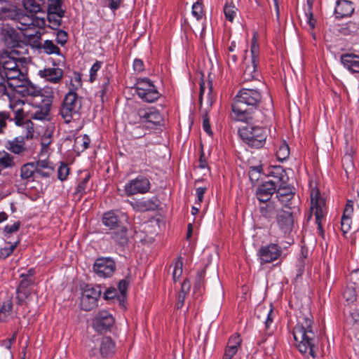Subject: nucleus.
I'll list each match as a JSON object with an SVG mask.
<instances>
[{
  "instance_id": "nucleus-62",
  "label": "nucleus",
  "mask_w": 359,
  "mask_h": 359,
  "mask_svg": "<svg viewBox=\"0 0 359 359\" xmlns=\"http://www.w3.org/2000/svg\"><path fill=\"white\" fill-rule=\"evenodd\" d=\"M190 289H191L190 281L188 279H185L182 283L181 290L179 293L187 296L189 293Z\"/></svg>"
},
{
  "instance_id": "nucleus-14",
  "label": "nucleus",
  "mask_w": 359,
  "mask_h": 359,
  "mask_svg": "<svg viewBox=\"0 0 359 359\" xmlns=\"http://www.w3.org/2000/svg\"><path fill=\"white\" fill-rule=\"evenodd\" d=\"M116 268V263L113 259L103 257L96 259L93 266L94 273L103 278L111 277L114 273Z\"/></svg>"
},
{
  "instance_id": "nucleus-48",
  "label": "nucleus",
  "mask_w": 359,
  "mask_h": 359,
  "mask_svg": "<svg viewBox=\"0 0 359 359\" xmlns=\"http://www.w3.org/2000/svg\"><path fill=\"white\" fill-rule=\"evenodd\" d=\"M20 243V241H17L13 243H9V245L5 246L4 248H0V258L6 259L10 255H11L14 251V250L17 248L18 244Z\"/></svg>"
},
{
  "instance_id": "nucleus-51",
  "label": "nucleus",
  "mask_w": 359,
  "mask_h": 359,
  "mask_svg": "<svg viewBox=\"0 0 359 359\" xmlns=\"http://www.w3.org/2000/svg\"><path fill=\"white\" fill-rule=\"evenodd\" d=\"M355 152V149L354 147L351 144H348L346 143V147H345V156L343 158L344 164H350V165H352L353 161L352 158Z\"/></svg>"
},
{
  "instance_id": "nucleus-39",
  "label": "nucleus",
  "mask_w": 359,
  "mask_h": 359,
  "mask_svg": "<svg viewBox=\"0 0 359 359\" xmlns=\"http://www.w3.org/2000/svg\"><path fill=\"white\" fill-rule=\"evenodd\" d=\"M43 0H23L22 4L24 8L31 13H37L41 11V3Z\"/></svg>"
},
{
  "instance_id": "nucleus-41",
  "label": "nucleus",
  "mask_w": 359,
  "mask_h": 359,
  "mask_svg": "<svg viewBox=\"0 0 359 359\" xmlns=\"http://www.w3.org/2000/svg\"><path fill=\"white\" fill-rule=\"evenodd\" d=\"M182 266L183 262L181 257H177L170 265V268H173L172 279L175 282H176L182 274Z\"/></svg>"
},
{
  "instance_id": "nucleus-57",
  "label": "nucleus",
  "mask_w": 359,
  "mask_h": 359,
  "mask_svg": "<svg viewBox=\"0 0 359 359\" xmlns=\"http://www.w3.org/2000/svg\"><path fill=\"white\" fill-rule=\"evenodd\" d=\"M11 118L9 112L6 111H0V134L7 126V121Z\"/></svg>"
},
{
  "instance_id": "nucleus-53",
  "label": "nucleus",
  "mask_w": 359,
  "mask_h": 359,
  "mask_svg": "<svg viewBox=\"0 0 359 359\" xmlns=\"http://www.w3.org/2000/svg\"><path fill=\"white\" fill-rule=\"evenodd\" d=\"M344 34H359V24L354 22H349L342 28Z\"/></svg>"
},
{
  "instance_id": "nucleus-40",
  "label": "nucleus",
  "mask_w": 359,
  "mask_h": 359,
  "mask_svg": "<svg viewBox=\"0 0 359 359\" xmlns=\"http://www.w3.org/2000/svg\"><path fill=\"white\" fill-rule=\"evenodd\" d=\"M65 13H47L48 27L52 29H57L62 23V19Z\"/></svg>"
},
{
  "instance_id": "nucleus-6",
  "label": "nucleus",
  "mask_w": 359,
  "mask_h": 359,
  "mask_svg": "<svg viewBox=\"0 0 359 359\" xmlns=\"http://www.w3.org/2000/svg\"><path fill=\"white\" fill-rule=\"evenodd\" d=\"M309 186L311 189V214L309 215V219L311 217L312 214L314 213L316 217V223L318 225V232L322 235L323 233L322 220L324 219L327 214L325 199L320 195L319 190L316 187L315 183L311 182Z\"/></svg>"
},
{
  "instance_id": "nucleus-4",
  "label": "nucleus",
  "mask_w": 359,
  "mask_h": 359,
  "mask_svg": "<svg viewBox=\"0 0 359 359\" xmlns=\"http://www.w3.org/2000/svg\"><path fill=\"white\" fill-rule=\"evenodd\" d=\"M269 179L263 182L256 191L257 199L261 203L271 201L272 195L281 184L288 182L289 177L281 166H273L269 172Z\"/></svg>"
},
{
  "instance_id": "nucleus-47",
  "label": "nucleus",
  "mask_w": 359,
  "mask_h": 359,
  "mask_svg": "<svg viewBox=\"0 0 359 359\" xmlns=\"http://www.w3.org/2000/svg\"><path fill=\"white\" fill-rule=\"evenodd\" d=\"M129 283L126 279L121 280L118 284V288L120 292V296L118 297V301L120 305L123 304L126 297V293Z\"/></svg>"
},
{
  "instance_id": "nucleus-29",
  "label": "nucleus",
  "mask_w": 359,
  "mask_h": 359,
  "mask_svg": "<svg viewBox=\"0 0 359 359\" xmlns=\"http://www.w3.org/2000/svg\"><path fill=\"white\" fill-rule=\"evenodd\" d=\"M103 224L110 230H115L122 225L118 215L113 210L104 212L102 216Z\"/></svg>"
},
{
  "instance_id": "nucleus-28",
  "label": "nucleus",
  "mask_w": 359,
  "mask_h": 359,
  "mask_svg": "<svg viewBox=\"0 0 359 359\" xmlns=\"http://www.w3.org/2000/svg\"><path fill=\"white\" fill-rule=\"evenodd\" d=\"M241 343V338L238 334H234L229 337L226 346V359H231L237 353Z\"/></svg>"
},
{
  "instance_id": "nucleus-46",
  "label": "nucleus",
  "mask_w": 359,
  "mask_h": 359,
  "mask_svg": "<svg viewBox=\"0 0 359 359\" xmlns=\"http://www.w3.org/2000/svg\"><path fill=\"white\" fill-rule=\"evenodd\" d=\"M35 173L33 163H26L21 167L20 177L22 180H29Z\"/></svg>"
},
{
  "instance_id": "nucleus-55",
  "label": "nucleus",
  "mask_w": 359,
  "mask_h": 359,
  "mask_svg": "<svg viewBox=\"0 0 359 359\" xmlns=\"http://www.w3.org/2000/svg\"><path fill=\"white\" fill-rule=\"evenodd\" d=\"M56 32V42L61 46H64L68 41V34L62 29H55Z\"/></svg>"
},
{
  "instance_id": "nucleus-21",
  "label": "nucleus",
  "mask_w": 359,
  "mask_h": 359,
  "mask_svg": "<svg viewBox=\"0 0 359 359\" xmlns=\"http://www.w3.org/2000/svg\"><path fill=\"white\" fill-rule=\"evenodd\" d=\"M137 115L141 121L158 125L163 121L161 113L154 107L148 109H139Z\"/></svg>"
},
{
  "instance_id": "nucleus-8",
  "label": "nucleus",
  "mask_w": 359,
  "mask_h": 359,
  "mask_svg": "<svg viewBox=\"0 0 359 359\" xmlns=\"http://www.w3.org/2000/svg\"><path fill=\"white\" fill-rule=\"evenodd\" d=\"M241 137L250 147H262L266 139L267 133L265 128L246 124L238 129Z\"/></svg>"
},
{
  "instance_id": "nucleus-16",
  "label": "nucleus",
  "mask_w": 359,
  "mask_h": 359,
  "mask_svg": "<svg viewBox=\"0 0 359 359\" xmlns=\"http://www.w3.org/2000/svg\"><path fill=\"white\" fill-rule=\"evenodd\" d=\"M293 187L288 185L287 182L281 184L277 189V202L283 207L291 209L293 206L294 192Z\"/></svg>"
},
{
  "instance_id": "nucleus-11",
  "label": "nucleus",
  "mask_w": 359,
  "mask_h": 359,
  "mask_svg": "<svg viewBox=\"0 0 359 359\" xmlns=\"http://www.w3.org/2000/svg\"><path fill=\"white\" fill-rule=\"evenodd\" d=\"M18 25L17 28L22 31H25L24 34L29 38H32L37 34H40L39 28H42L46 25V21L43 18H36L34 15H20L16 18Z\"/></svg>"
},
{
  "instance_id": "nucleus-54",
  "label": "nucleus",
  "mask_w": 359,
  "mask_h": 359,
  "mask_svg": "<svg viewBox=\"0 0 359 359\" xmlns=\"http://www.w3.org/2000/svg\"><path fill=\"white\" fill-rule=\"evenodd\" d=\"M69 174V168L68 165L65 163H61L57 169V177L61 181L67 180Z\"/></svg>"
},
{
  "instance_id": "nucleus-12",
  "label": "nucleus",
  "mask_w": 359,
  "mask_h": 359,
  "mask_svg": "<svg viewBox=\"0 0 359 359\" xmlns=\"http://www.w3.org/2000/svg\"><path fill=\"white\" fill-rule=\"evenodd\" d=\"M101 293L102 291L99 286L92 287L87 285L81 297V309L83 311H89L96 308Z\"/></svg>"
},
{
  "instance_id": "nucleus-15",
  "label": "nucleus",
  "mask_w": 359,
  "mask_h": 359,
  "mask_svg": "<svg viewBox=\"0 0 359 359\" xmlns=\"http://www.w3.org/2000/svg\"><path fill=\"white\" fill-rule=\"evenodd\" d=\"M114 323L111 314L107 311H99L93 320V327L99 332L109 330Z\"/></svg>"
},
{
  "instance_id": "nucleus-10",
  "label": "nucleus",
  "mask_w": 359,
  "mask_h": 359,
  "mask_svg": "<svg viewBox=\"0 0 359 359\" xmlns=\"http://www.w3.org/2000/svg\"><path fill=\"white\" fill-rule=\"evenodd\" d=\"M134 88L137 96L146 102H154L161 95L153 81L146 77L137 79Z\"/></svg>"
},
{
  "instance_id": "nucleus-58",
  "label": "nucleus",
  "mask_w": 359,
  "mask_h": 359,
  "mask_svg": "<svg viewBox=\"0 0 359 359\" xmlns=\"http://www.w3.org/2000/svg\"><path fill=\"white\" fill-rule=\"evenodd\" d=\"M343 297L348 302H353L356 299L355 290L352 287H347L343 293Z\"/></svg>"
},
{
  "instance_id": "nucleus-30",
  "label": "nucleus",
  "mask_w": 359,
  "mask_h": 359,
  "mask_svg": "<svg viewBox=\"0 0 359 359\" xmlns=\"http://www.w3.org/2000/svg\"><path fill=\"white\" fill-rule=\"evenodd\" d=\"M133 208L137 212H146L154 210L157 205L152 199L140 200L135 202H130Z\"/></svg>"
},
{
  "instance_id": "nucleus-19",
  "label": "nucleus",
  "mask_w": 359,
  "mask_h": 359,
  "mask_svg": "<svg viewBox=\"0 0 359 359\" xmlns=\"http://www.w3.org/2000/svg\"><path fill=\"white\" fill-rule=\"evenodd\" d=\"M277 224L283 235L289 234L293 228L294 219L292 212L280 210L277 215Z\"/></svg>"
},
{
  "instance_id": "nucleus-23",
  "label": "nucleus",
  "mask_w": 359,
  "mask_h": 359,
  "mask_svg": "<svg viewBox=\"0 0 359 359\" xmlns=\"http://www.w3.org/2000/svg\"><path fill=\"white\" fill-rule=\"evenodd\" d=\"M116 351V344L110 337H102L99 344V353L104 358L113 356Z\"/></svg>"
},
{
  "instance_id": "nucleus-5",
  "label": "nucleus",
  "mask_w": 359,
  "mask_h": 359,
  "mask_svg": "<svg viewBox=\"0 0 359 359\" xmlns=\"http://www.w3.org/2000/svg\"><path fill=\"white\" fill-rule=\"evenodd\" d=\"M259 62V46L257 42V34L254 33L250 44V50H245L243 56L245 69L242 76L243 82L257 79L259 72L257 65Z\"/></svg>"
},
{
  "instance_id": "nucleus-36",
  "label": "nucleus",
  "mask_w": 359,
  "mask_h": 359,
  "mask_svg": "<svg viewBox=\"0 0 359 359\" xmlns=\"http://www.w3.org/2000/svg\"><path fill=\"white\" fill-rule=\"evenodd\" d=\"M90 142V140L87 135H79L74 139L73 149L77 153L83 152L89 147Z\"/></svg>"
},
{
  "instance_id": "nucleus-49",
  "label": "nucleus",
  "mask_w": 359,
  "mask_h": 359,
  "mask_svg": "<svg viewBox=\"0 0 359 359\" xmlns=\"http://www.w3.org/2000/svg\"><path fill=\"white\" fill-rule=\"evenodd\" d=\"M290 155V149L287 144L282 143L276 151L277 158L280 161L287 159Z\"/></svg>"
},
{
  "instance_id": "nucleus-45",
  "label": "nucleus",
  "mask_w": 359,
  "mask_h": 359,
  "mask_svg": "<svg viewBox=\"0 0 359 359\" xmlns=\"http://www.w3.org/2000/svg\"><path fill=\"white\" fill-rule=\"evenodd\" d=\"M313 0H306V5L304 7V15L307 23L309 25L311 29H313L315 27V20L313 18L312 7Z\"/></svg>"
},
{
  "instance_id": "nucleus-9",
  "label": "nucleus",
  "mask_w": 359,
  "mask_h": 359,
  "mask_svg": "<svg viewBox=\"0 0 359 359\" xmlns=\"http://www.w3.org/2000/svg\"><path fill=\"white\" fill-rule=\"evenodd\" d=\"M81 108V97L77 93L68 92L64 98L60 109V114L66 123L76 120L79 116Z\"/></svg>"
},
{
  "instance_id": "nucleus-13",
  "label": "nucleus",
  "mask_w": 359,
  "mask_h": 359,
  "mask_svg": "<svg viewBox=\"0 0 359 359\" xmlns=\"http://www.w3.org/2000/svg\"><path fill=\"white\" fill-rule=\"evenodd\" d=\"M150 189L149 180L143 175H138L135 179L129 180L125 184L123 190L126 196H131L136 194H147Z\"/></svg>"
},
{
  "instance_id": "nucleus-24",
  "label": "nucleus",
  "mask_w": 359,
  "mask_h": 359,
  "mask_svg": "<svg viewBox=\"0 0 359 359\" xmlns=\"http://www.w3.org/2000/svg\"><path fill=\"white\" fill-rule=\"evenodd\" d=\"M353 212V203L348 201L341 219V229L344 234L348 233L351 226V215Z\"/></svg>"
},
{
  "instance_id": "nucleus-25",
  "label": "nucleus",
  "mask_w": 359,
  "mask_h": 359,
  "mask_svg": "<svg viewBox=\"0 0 359 359\" xmlns=\"http://www.w3.org/2000/svg\"><path fill=\"white\" fill-rule=\"evenodd\" d=\"M354 11L351 1L348 0H338L336 2L334 14L337 18L350 16Z\"/></svg>"
},
{
  "instance_id": "nucleus-35",
  "label": "nucleus",
  "mask_w": 359,
  "mask_h": 359,
  "mask_svg": "<svg viewBox=\"0 0 359 359\" xmlns=\"http://www.w3.org/2000/svg\"><path fill=\"white\" fill-rule=\"evenodd\" d=\"M34 111L30 113V118L37 121L49 120L50 106L34 107Z\"/></svg>"
},
{
  "instance_id": "nucleus-61",
  "label": "nucleus",
  "mask_w": 359,
  "mask_h": 359,
  "mask_svg": "<svg viewBox=\"0 0 359 359\" xmlns=\"http://www.w3.org/2000/svg\"><path fill=\"white\" fill-rule=\"evenodd\" d=\"M16 88L8 90L6 83H4V80L0 78V98L3 96L7 97L9 100V95L12 90H15Z\"/></svg>"
},
{
  "instance_id": "nucleus-52",
  "label": "nucleus",
  "mask_w": 359,
  "mask_h": 359,
  "mask_svg": "<svg viewBox=\"0 0 359 359\" xmlns=\"http://www.w3.org/2000/svg\"><path fill=\"white\" fill-rule=\"evenodd\" d=\"M4 83H6V81L9 80H15L16 79H19L20 76H22V73L19 68L17 67L15 69H13L12 70H10L7 72L6 73H4L2 74Z\"/></svg>"
},
{
  "instance_id": "nucleus-56",
  "label": "nucleus",
  "mask_w": 359,
  "mask_h": 359,
  "mask_svg": "<svg viewBox=\"0 0 359 359\" xmlns=\"http://www.w3.org/2000/svg\"><path fill=\"white\" fill-rule=\"evenodd\" d=\"M102 65V62L101 61L97 60L90 67L89 78V81L90 83H93L95 81L97 77V73L101 69Z\"/></svg>"
},
{
  "instance_id": "nucleus-50",
  "label": "nucleus",
  "mask_w": 359,
  "mask_h": 359,
  "mask_svg": "<svg viewBox=\"0 0 359 359\" xmlns=\"http://www.w3.org/2000/svg\"><path fill=\"white\" fill-rule=\"evenodd\" d=\"M191 13L197 20H200L204 16L203 4L200 1H197L192 6Z\"/></svg>"
},
{
  "instance_id": "nucleus-42",
  "label": "nucleus",
  "mask_w": 359,
  "mask_h": 359,
  "mask_svg": "<svg viewBox=\"0 0 359 359\" xmlns=\"http://www.w3.org/2000/svg\"><path fill=\"white\" fill-rule=\"evenodd\" d=\"M81 75L80 73L74 72L73 77L71 79L69 83V92L76 93V91L81 87Z\"/></svg>"
},
{
  "instance_id": "nucleus-37",
  "label": "nucleus",
  "mask_w": 359,
  "mask_h": 359,
  "mask_svg": "<svg viewBox=\"0 0 359 359\" xmlns=\"http://www.w3.org/2000/svg\"><path fill=\"white\" fill-rule=\"evenodd\" d=\"M13 302L11 298H8L3 302V304L0 308V321H7L8 317H10L13 313Z\"/></svg>"
},
{
  "instance_id": "nucleus-63",
  "label": "nucleus",
  "mask_w": 359,
  "mask_h": 359,
  "mask_svg": "<svg viewBox=\"0 0 359 359\" xmlns=\"http://www.w3.org/2000/svg\"><path fill=\"white\" fill-rule=\"evenodd\" d=\"M133 69L135 72L140 73L144 69V65L141 59H135L133 61Z\"/></svg>"
},
{
  "instance_id": "nucleus-18",
  "label": "nucleus",
  "mask_w": 359,
  "mask_h": 359,
  "mask_svg": "<svg viewBox=\"0 0 359 359\" xmlns=\"http://www.w3.org/2000/svg\"><path fill=\"white\" fill-rule=\"evenodd\" d=\"M91 178L90 172L87 170L80 171L77 179V185L73 193V196L80 201L82 197L87 193L89 189V182Z\"/></svg>"
},
{
  "instance_id": "nucleus-33",
  "label": "nucleus",
  "mask_w": 359,
  "mask_h": 359,
  "mask_svg": "<svg viewBox=\"0 0 359 359\" xmlns=\"http://www.w3.org/2000/svg\"><path fill=\"white\" fill-rule=\"evenodd\" d=\"M34 270L33 269H30L27 273H22L20 277L22 278L19 283V286L17 289V292H22L31 286L33 283V276H34Z\"/></svg>"
},
{
  "instance_id": "nucleus-2",
  "label": "nucleus",
  "mask_w": 359,
  "mask_h": 359,
  "mask_svg": "<svg viewBox=\"0 0 359 359\" xmlns=\"http://www.w3.org/2000/svg\"><path fill=\"white\" fill-rule=\"evenodd\" d=\"M311 313L297 316V323L293 330V337L298 351L313 358L316 357L318 350V339L313 330Z\"/></svg>"
},
{
  "instance_id": "nucleus-27",
  "label": "nucleus",
  "mask_w": 359,
  "mask_h": 359,
  "mask_svg": "<svg viewBox=\"0 0 359 359\" xmlns=\"http://www.w3.org/2000/svg\"><path fill=\"white\" fill-rule=\"evenodd\" d=\"M341 62L348 70L359 74V56L353 54L342 55Z\"/></svg>"
},
{
  "instance_id": "nucleus-22",
  "label": "nucleus",
  "mask_w": 359,
  "mask_h": 359,
  "mask_svg": "<svg viewBox=\"0 0 359 359\" xmlns=\"http://www.w3.org/2000/svg\"><path fill=\"white\" fill-rule=\"evenodd\" d=\"M281 250L276 244H271L260 248L259 255L262 262H271L280 255Z\"/></svg>"
},
{
  "instance_id": "nucleus-43",
  "label": "nucleus",
  "mask_w": 359,
  "mask_h": 359,
  "mask_svg": "<svg viewBox=\"0 0 359 359\" xmlns=\"http://www.w3.org/2000/svg\"><path fill=\"white\" fill-rule=\"evenodd\" d=\"M8 149L15 154H20L25 151V143L23 140H19L17 138L8 142Z\"/></svg>"
},
{
  "instance_id": "nucleus-1",
  "label": "nucleus",
  "mask_w": 359,
  "mask_h": 359,
  "mask_svg": "<svg viewBox=\"0 0 359 359\" xmlns=\"http://www.w3.org/2000/svg\"><path fill=\"white\" fill-rule=\"evenodd\" d=\"M9 96V107L14 114V119L18 126L23 123L25 102L34 107L51 106L54 97L51 87L41 88L32 83L18 86L15 90L11 91Z\"/></svg>"
},
{
  "instance_id": "nucleus-64",
  "label": "nucleus",
  "mask_w": 359,
  "mask_h": 359,
  "mask_svg": "<svg viewBox=\"0 0 359 359\" xmlns=\"http://www.w3.org/2000/svg\"><path fill=\"white\" fill-rule=\"evenodd\" d=\"M350 316L353 320V325L359 327V310L358 309H353L350 312Z\"/></svg>"
},
{
  "instance_id": "nucleus-38",
  "label": "nucleus",
  "mask_w": 359,
  "mask_h": 359,
  "mask_svg": "<svg viewBox=\"0 0 359 359\" xmlns=\"http://www.w3.org/2000/svg\"><path fill=\"white\" fill-rule=\"evenodd\" d=\"M41 48L47 55H62L60 48L52 40H45Z\"/></svg>"
},
{
  "instance_id": "nucleus-3",
  "label": "nucleus",
  "mask_w": 359,
  "mask_h": 359,
  "mask_svg": "<svg viewBox=\"0 0 359 359\" xmlns=\"http://www.w3.org/2000/svg\"><path fill=\"white\" fill-rule=\"evenodd\" d=\"M262 98V94L257 89H241L232 104V118L238 121H246L249 118L247 107L257 108Z\"/></svg>"
},
{
  "instance_id": "nucleus-44",
  "label": "nucleus",
  "mask_w": 359,
  "mask_h": 359,
  "mask_svg": "<svg viewBox=\"0 0 359 359\" xmlns=\"http://www.w3.org/2000/svg\"><path fill=\"white\" fill-rule=\"evenodd\" d=\"M62 0H48L47 13H65V11L62 8Z\"/></svg>"
},
{
  "instance_id": "nucleus-31",
  "label": "nucleus",
  "mask_w": 359,
  "mask_h": 359,
  "mask_svg": "<svg viewBox=\"0 0 359 359\" xmlns=\"http://www.w3.org/2000/svg\"><path fill=\"white\" fill-rule=\"evenodd\" d=\"M3 20H15L18 15V8L11 3L6 2L0 7Z\"/></svg>"
},
{
  "instance_id": "nucleus-59",
  "label": "nucleus",
  "mask_w": 359,
  "mask_h": 359,
  "mask_svg": "<svg viewBox=\"0 0 359 359\" xmlns=\"http://www.w3.org/2000/svg\"><path fill=\"white\" fill-rule=\"evenodd\" d=\"M118 296H120V294H118V291L114 287H109L104 292V298L107 300H118Z\"/></svg>"
},
{
  "instance_id": "nucleus-17",
  "label": "nucleus",
  "mask_w": 359,
  "mask_h": 359,
  "mask_svg": "<svg viewBox=\"0 0 359 359\" xmlns=\"http://www.w3.org/2000/svg\"><path fill=\"white\" fill-rule=\"evenodd\" d=\"M26 55H21L18 54L13 55L11 51L8 53L5 57L0 59V78L3 79L4 73L12 70L18 67V62H22L25 60Z\"/></svg>"
},
{
  "instance_id": "nucleus-32",
  "label": "nucleus",
  "mask_w": 359,
  "mask_h": 359,
  "mask_svg": "<svg viewBox=\"0 0 359 359\" xmlns=\"http://www.w3.org/2000/svg\"><path fill=\"white\" fill-rule=\"evenodd\" d=\"M127 227L120 226L111 233L112 239L120 245H125L128 243Z\"/></svg>"
},
{
  "instance_id": "nucleus-7",
  "label": "nucleus",
  "mask_w": 359,
  "mask_h": 359,
  "mask_svg": "<svg viewBox=\"0 0 359 359\" xmlns=\"http://www.w3.org/2000/svg\"><path fill=\"white\" fill-rule=\"evenodd\" d=\"M1 39L11 51V54L27 55L28 46L20 40L18 33L8 25H2L1 31Z\"/></svg>"
},
{
  "instance_id": "nucleus-26",
  "label": "nucleus",
  "mask_w": 359,
  "mask_h": 359,
  "mask_svg": "<svg viewBox=\"0 0 359 359\" xmlns=\"http://www.w3.org/2000/svg\"><path fill=\"white\" fill-rule=\"evenodd\" d=\"M259 208L261 215L268 219L273 218L275 215H278V212L281 210H279L280 207L278 204L275 203L273 201L262 203Z\"/></svg>"
},
{
  "instance_id": "nucleus-20",
  "label": "nucleus",
  "mask_w": 359,
  "mask_h": 359,
  "mask_svg": "<svg viewBox=\"0 0 359 359\" xmlns=\"http://www.w3.org/2000/svg\"><path fill=\"white\" fill-rule=\"evenodd\" d=\"M64 74V71L59 67H46L39 71L38 75L46 81L53 84L59 83Z\"/></svg>"
},
{
  "instance_id": "nucleus-60",
  "label": "nucleus",
  "mask_w": 359,
  "mask_h": 359,
  "mask_svg": "<svg viewBox=\"0 0 359 359\" xmlns=\"http://www.w3.org/2000/svg\"><path fill=\"white\" fill-rule=\"evenodd\" d=\"M237 9L234 6H228V3L226 2V19L230 22H233L235 15H236Z\"/></svg>"
},
{
  "instance_id": "nucleus-34",
  "label": "nucleus",
  "mask_w": 359,
  "mask_h": 359,
  "mask_svg": "<svg viewBox=\"0 0 359 359\" xmlns=\"http://www.w3.org/2000/svg\"><path fill=\"white\" fill-rule=\"evenodd\" d=\"M15 166L14 156L4 150L0 151V168L4 170L11 169Z\"/></svg>"
}]
</instances>
